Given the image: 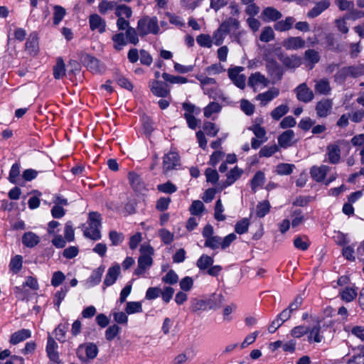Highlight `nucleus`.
<instances>
[{"label": "nucleus", "mask_w": 364, "mask_h": 364, "mask_svg": "<svg viewBox=\"0 0 364 364\" xmlns=\"http://www.w3.org/2000/svg\"><path fill=\"white\" fill-rule=\"evenodd\" d=\"M136 28L141 37H144L149 33L156 35L160 31L156 16L149 17L146 16L142 17L138 21Z\"/></svg>", "instance_id": "nucleus-1"}, {"label": "nucleus", "mask_w": 364, "mask_h": 364, "mask_svg": "<svg viewBox=\"0 0 364 364\" xmlns=\"http://www.w3.org/2000/svg\"><path fill=\"white\" fill-rule=\"evenodd\" d=\"M222 298L223 296L221 294H213L207 301L193 299L191 301V309L193 312H198L205 310L207 306L209 309H215L218 306L216 301H218L221 303Z\"/></svg>", "instance_id": "nucleus-2"}, {"label": "nucleus", "mask_w": 364, "mask_h": 364, "mask_svg": "<svg viewBox=\"0 0 364 364\" xmlns=\"http://www.w3.org/2000/svg\"><path fill=\"white\" fill-rule=\"evenodd\" d=\"M264 60L266 63L267 71L272 80L274 82L281 80L284 75V68L274 58L267 55L264 57Z\"/></svg>", "instance_id": "nucleus-3"}, {"label": "nucleus", "mask_w": 364, "mask_h": 364, "mask_svg": "<svg viewBox=\"0 0 364 364\" xmlns=\"http://www.w3.org/2000/svg\"><path fill=\"white\" fill-rule=\"evenodd\" d=\"M180 156L176 151H170L163 157V173L166 175L168 171L177 169L180 166Z\"/></svg>", "instance_id": "nucleus-4"}, {"label": "nucleus", "mask_w": 364, "mask_h": 364, "mask_svg": "<svg viewBox=\"0 0 364 364\" xmlns=\"http://www.w3.org/2000/svg\"><path fill=\"white\" fill-rule=\"evenodd\" d=\"M80 61L92 73H101L104 70L100 60L88 53H80Z\"/></svg>", "instance_id": "nucleus-5"}, {"label": "nucleus", "mask_w": 364, "mask_h": 364, "mask_svg": "<svg viewBox=\"0 0 364 364\" xmlns=\"http://www.w3.org/2000/svg\"><path fill=\"white\" fill-rule=\"evenodd\" d=\"M149 87L154 95L166 97L170 94V88L166 81L153 80L149 82Z\"/></svg>", "instance_id": "nucleus-6"}, {"label": "nucleus", "mask_w": 364, "mask_h": 364, "mask_svg": "<svg viewBox=\"0 0 364 364\" xmlns=\"http://www.w3.org/2000/svg\"><path fill=\"white\" fill-rule=\"evenodd\" d=\"M277 56L283 65L288 69H295L302 63V58L297 55H287L282 52L277 53Z\"/></svg>", "instance_id": "nucleus-7"}, {"label": "nucleus", "mask_w": 364, "mask_h": 364, "mask_svg": "<svg viewBox=\"0 0 364 364\" xmlns=\"http://www.w3.org/2000/svg\"><path fill=\"white\" fill-rule=\"evenodd\" d=\"M294 92L299 101L307 103L314 99L313 92L307 87L306 83H301L296 87Z\"/></svg>", "instance_id": "nucleus-8"}, {"label": "nucleus", "mask_w": 364, "mask_h": 364, "mask_svg": "<svg viewBox=\"0 0 364 364\" xmlns=\"http://www.w3.org/2000/svg\"><path fill=\"white\" fill-rule=\"evenodd\" d=\"M282 17V14L272 6H267L261 13V18L265 22L275 23Z\"/></svg>", "instance_id": "nucleus-9"}, {"label": "nucleus", "mask_w": 364, "mask_h": 364, "mask_svg": "<svg viewBox=\"0 0 364 364\" xmlns=\"http://www.w3.org/2000/svg\"><path fill=\"white\" fill-rule=\"evenodd\" d=\"M90 28L92 31L98 30L102 33L106 30V21L97 14H92L89 16Z\"/></svg>", "instance_id": "nucleus-10"}, {"label": "nucleus", "mask_w": 364, "mask_h": 364, "mask_svg": "<svg viewBox=\"0 0 364 364\" xmlns=\"http://www.w3.org/2000/svg\"><path fill=\"white\" fill-rule=\"evenodd\" d=\"M296 18L293 16H287L284 19L281 18L274 24V29L279 32H285L294 27Z\"/></svg>", "instance_id": "nucleus-11"}, {"label": "nucleus", "mask_w": 364, "mask_h": 364, "mask_svg": "<svg viewBox=\"0 0 364 364\" xmlns=\"http://www.w3.org/2000/svg\"><path fill=\"white\" fill-rule=\"evenodd\" d=\"M153 263L151 257L149 255H140L138 258V266L134 270V274L140 276L144 274L146 269L151 267Z\"/></svg>", "instance_id": "nucleus-12"}, {"label": "nucleus", "mask_w": 364, "mask_h": 364, "mask_svg": "<svg viewBox=\"0 0 364 364\" xmlns=\"http://www.w3.org/2000/svg\"><path fill=\"white\" fill-rule=\"evenodd\" d=\"M332 101L329 99H323L316 105V111L318 117H326L332 109Z\"/></svg>", "instance_id": "nucleus-13"}, {"label": "nucleus", "mask_w": 364, "mask_h": 364, "mask_svg": "<svg viewBox=\"0 0 364 364\" xmlns=\"http://www.w3.org/2000/svg\"><path fill=\"white\" fill-rule=\"evenodd\" d=\"M120 274V266L118 264L113 265L108 269L107 273L104 280V285L109 287L114 284Z\"/></svg>", "instance_id": "nucleus-14"}, {"label": "nucleus", "mask_w": 364, "mask_h": 364, "mask_svg": "<svg viewBox=\"0 0 364 364\" xmlns=\"http://www.w3.org/2000/svg\"><path fill=\"white\" fill-rule=\"evenodd\" d=\"M282 46L287 50H296L304 48L305 46L304 40L301 37H289L284 40Z\"/></svg>", "instance_id": "nucleus-15"}, {"label": "nucleus", "mask_w": 364, "mask_h": 364, "mask_svg": "<svg viewBox=\"0 0 364 364\" xmlns=\"http://www.w3.org/2000/svg\"><path fill=\"white\" fill-rule=\"evenodd\" d=\"M331 5L329 0H321L317 2L315 6L307 13L306 16L309 18H316L319 16L323 11L326 10Z\"/></svg>", "instance_id": "nucleus-16"}, {"label": "nucleus", "mask_w": 364, "mask_h": 364, "mask_svg": "<svg viewBox=\"0 0 364 364\" xmlns=\"http://www.w3.org/2000/svg\"><path fill=\"white\" fill-rule=\"evenodd\" d=\"M129 183L135 191L142 192L146 189L145 183L139 175L131 171L128 173Z\"/></svg>", "instance_id": "nucleus-17"}, {"label": "nucleus", "mask_w": 364, "mask_h": 364, "mask_svg": "<svg viewBox=\"0 0 364 364\" xmlns=\"http://www.w3.org/2000/svg\"><path fill=\"white\" fill-rule=\"evenodd\" d=\"M26 50L31 55H36L38 51V38L36 32L31 33L26 43Z\"/></svg>", "instance_id": "nucleus-18"}, {"label": "nucleus", "mask_w": 364, "mask_h": 364, "mask_svg": "<svg viewBox=\"0 0 364 364\" xmlns=\"http://www.w3.org/2000/svg\"><path fill=\"white\" fill-rule=\"evenodd\" d=\"M58 344L50 336L48 337L46 352L50 360L53 362H60L58 353L55 350Z\"/></svg>", "instance_id": "nucleus-19"}, {"label": "nucleus", "mask_w": 364, "mask_h": 364, "mask_svg": "<svg viewBox=\"0 0 364 364\" xmlns=\"http://www.w3.org/2000/svg\"><path fill=\"white\" fill-rule=\"evenodd\" d=\"M294 136L295 134L293 130L288 129L284 131L278 136L279 145L284 149L291 146L293 144L291 141Z\"/></svg>", "instance_id": "nucleus-20"}, {"label": "nucleus", "mask_w": 364, "mask_h": 364, "mask_svg": "<svg viewBox=\"0 0 364 364\" xmlns=\"http://www.w3.org/2000/svg\"><path fill=\"white\" fill-rule=\"evenodd\" d=\"M329 170L328 166H321L320 167L313 166L310 170L311 176L317 182L322 181Z\"/></svg>", "instance_id": "nucleus-21"}, {"label": "nucleus", "mask_w": 364, "mask_h": 364, "mask_svg": "<svg viewBox=\"0 0 364 364\" xmlns=\"http://www.w3.org/2000/svg\"><path fill=\"white\" fill-rule=\"evenodd\" d=\"M39 242V237L33 232H26L22 236V243L27 247L33 248Z\"/></svg>", "instance_id": "nucleus-22"}, {"label": "nucleus", "mask_w": 364, "mask_h": 364, "mask_svg": "<svg viewBox=\"0 0 364 364\" xmlns=\"http://www.w3.org/2000/svg\"><path fill=\"white\" fill-rule=\"evenodd\" d=\"M304 60L308 63L310 69H313L315 64L319 62L320 55L318 51L314 49L306 50L304 53Z\"/></svg>", "instance_id": "nucleus-23"}, {"label": "nucleus", "mask_w": 364, "mask_h": 364, "mask_svg": "<svg viewBox=\"0 0 364 364\" xmlns=\"http://www.w3.org/2000/svg\"><path fill=\"white\" fill-rule=\"evenodd\" d=\"M83 347L85 348V353L87 358L94 359L97 357L98 353V348L95 343H88L87 344H81L77 349V354H79L80 349ZM77 355L80 360L82 359V357L79 355Z\"/></svg>", "instance_id": "nucleus-24"}, {"label": "nucleus", "mask_w": 364, "mask_h": 364, "mask_svg": "<svg viewBox=\"0 0 364 364\" xmlns=\"http://www.w3.org/2000/svg\"><path fill=\"white\" fill-rule=\"evenodd\" d=\"M31 336V331L28 329H21L14 333L10 338L9 342L13 345H16L18 343L26 340Z\"/></svg>", "instance_id": "nucleus-25"}, {"label": "nucleus", "mask_w": 364, "mask_h": 364, "mask_svg": "<svg viewBox=\"0 0 364 364\" xmlns=\"http://www.w3.org/2000/svg\"><path fill=\"white\" fill-rule=\"evenodd\" d=\"M230 24V18H228L220 25L215 33V36L218 35V33H220V39L215 40V44L216 46H220L222 44L223 35H227L232 29Z\"/></svg>", "instance_id": "nucleus-26"}, {"label": "nucleus", "mask_w": 364, "mask_h": 364, "mask_svg": "<svg viewBox=\"0 0 364 364\" xmlns=\"http://www.w3.org/2000/svg\"><path fill=\"white\" fill-rule=\"evenodd\" d=\"M279 94V90L273 87L265 92L259 94L257 96V99L261 100V104L262 105H265L268 102L277 97Z\"/></svg>", "instance_id": "nucleus-27"}, {"label": "nucleus", "mask_w": 364, "mask_h": 364, "mask_svg": "<svg viewBox=\"0 0 364 364\" xmlns=\"http://www.w3.org/2000/svg\"><path fill=\"white\" fill-rule=\"evenodd\" d=\"M105 269V267L104 265H101L92 272L91 276L87 280V283L90 286L94 287L101 282Z\"/></svg>", "instance_id": "nucleus-28"}, {"label": "nucleus", "mask_w": 364, "mask_h": 364, "mask_svg": "<svg viewBox=\"0 0 364 364\" xmlns=\"http://www.w3.org/2000/svg\"><path fill=\"white\" fill-rule=\"evenodd\" d=\"M329 162L332 164L338 163L341 158V150L337 145H329L327 147Z\"/></svg>", "instance_id": "nucleus-29"}, {"label": "nucleus", "mask_w": 364, "mask_h": 364, "mask_svg": "<svg viewBox=\"0 0 364 364\" xmlns=\"http://www.w3.org/2000/svg\"><path fill=\"white\" fill-rule=\"evenodd\" d=\"M259 83L263 84L265 86L267 85V80L266 77L262 75L260 73L257 72L254 74H252L248 79V86L251 87H254L257 85Z\"/></svg>", "instance_id": "nucleus-30"}, {"label": "nucleus", "mask_w": 364, "mask_h": 364, "mask_svg": "<svg viewBox=\"0 0 364 364\" xmlns=\"http://www.w3.org/2000/svg\"><path fill=\"white\" fill-rule=\"evenodd\" d=\"M65 75V65L62 58L57 59L56 64L53 66V77L55 79H61Z\"/></svg>", "instance_id": "nucleus-31"}, {"label": "nucleus", "mask_w": 364, "mask_h": 364, "mask_svg": "<svg viewBox=\"0 0 364 364\" xmlns=\"http://www.w3.org/2000/svg\"><path fill=\"white\" fill-rule=\"evenodd\" d=\"M264 173L261 171H257L251 180L252 191L256 192L257 188L264 184Z\"/></svg>", "instance_id": "nucleus-32"}, {"label": "nucleus", "mask_w": 364, "mask_h": 364, "mask_svg": "<svg viewBox=\"0 0 364 364\" xmlns=\"http://www.w3.org/2000/svg\"><path fill=\"white\" fill-rule=\"evenodd\" d=\"M21 165L16 162L14 164L9 171L8 180L13 184H16L20 176Z\"/></svg>", "instance_id": "nucleus-33"}, {"label": "nucleus", "mask_w": 364, "mask_h": 364, "mask_svg": "<svg viewBox=\"0 0 364 364\" xmlns=\"http://www.w3.org/2000/svg\"><path fill=\"white\" fill-rule=\"evenodd\" d=\"M114 14L117 17H123L124 16L127 18H129L132 15V10L131 7L125 4L117 5L115 8Z\"/></svg>", "instance_id": "nucleus-34"}, {"label": "nucleus", "mask_w": 364, "mask_h": 364, "mask_svg": "<svg viewBox=\"0 0 364 364\" xmlns=\"http://www.w3.org/2000/svg\"><path fill=\"white\" fill-rule=\"evenodd\" d=\"M161 76L164 81L171 84H183L188 82V79L186 77L171 75L167 73H164Z\"/></svg>", "instance_id": "nucleus-35"}, {"label": "nucleus", "mask_w": 364, "mask_h": 364, "mask_svg": "<svg viewBox=\"0 0 364 364\" xmlns=\"http://www.w3.org/2000/svg\"><path fill=\"white\" fill-rule=\"evenodd\" d=\"M213 264V259L207 255H203L197 261V267L200 270H205L208 269V267L212 266Z\"/></svg>", "instance_id": "nucleus-36"}, {"label": "nucleus", "mask_w": 364, "mask_h": 364, "mask_svg": "<svg viewBox=\"0 0 364 364\" xmlns=\"http://www.w3.org/2000/svg\"><path fill=\"white\" fill-rule=\"evenodd\" d=\"M112 40L115 43L114 48L117 50H121L122 47L126 46L127 43L123 33H118L113 35Z\"/></svg>", "instance_id": "nucleus-37"}, {"label": "nucleus", "mask_w": 364, "mask_h": 364, "mask_svg": "<svg viewBox=\"0 0 364 364\" xmlns=\"http://www.w3.org/2000/svg\"><path fill=\"white\" fill-rule=\"evenodd\" d=\"M114 79L120 87L130 91L132 90L133 85L132 82L122 75L115 73L114 75Z\"/></svg>", "instance_id": "nucleus-38"}, {"label": "nucleus", "mask_w": 364, "mask_h": 364, "mask_svg": "<svg viewBox=\"0 0 364 364\" xmlns=\"http://www.w3.org/2000/svg\"><path fill=\"white\" fill-rule=\"evenodd\" d=\"M270 203L268 200L259 202L257 205V216L259 218L264 217L270 210Z\"/></svg>", "instance_id": "nucleus-39"}, {"label": "nucleus", "mask_w": 364, "mask_h": 364, "mask_svg": "<svg viewBox=\"0 0 364 364\" xmlns=\"http://www.w3.org/2000/svg\"><path fill=\"white\" fill-rule=\"evenodd\" d=\"M289 112V107L286 105H281L274 109L271 112V116L274 120H279Z\"/></svg>", "instance_id": "nucleus-40"}, {"label": "nucleus", "mask_w": 364, "mask_h": 364, "mask_svg": "<svg viewBox=\"0 0 364 364\" xmlns=\"http://www.w3.org/2000/svg\"><path fill=\"white\" fill-rule=\"evenodd\" d=\"M315 90L322 95L328 94L331 90V87L328 80L323 79L318 81L315 85Z\"/></svg>", "instance_id": "nucleus-41"}, {"label": "nucleus", "mask_w": 364, "mask_h": 364, "mask_svg": "<svg viewBox=\"0 0 364 364\" xmlns=\"http://www.w3.org/2000/svg\"><path fill=\"white\" fill-rule=\"evenodd\" d=\"M250 225V221L248 218H242V220L237 221L235 225V231L239 234L242 235L247 232Z\"/></svg>", "instance_id": "nucleus-42"}, {"label": "nucleus", "mask_w": 364, "mask_h": 364, "mask_svg": "<svg viewBox=\"0 0 364 364\" xmlns=\"http://www.w3.org/2000/svg\"><path fill=\"white\" fill-rule=\"evenodd\" d=\"M321 325L320 321H317V324L314 326L311 329L309 328V341H311L312 339V336L314 335V341L316 343H320L323 338L321 336H320L321 331Z\"/></svg>", "instance_id": "nucleus-43"}, {"label": "nucleus", "mask_w": 364, "mask_h": 364, "mask_svg": "<svg viewBox=\"0 0 364 364\" xmlns=\"http://www.w3.org/2000/svg\"><path fill=\"white\" fill-rule=\"evenodd\" d=\"M278 151L279 147L277 144L264 146L260 149L259 156V157H270Z\"/></svg>", "instance_id": "nucleus-44"}, {"label": "nucleus", "mask_w": 364, "mask_h": 364, "mask_svg": "<svg viewBox=\"0 0 364 364\" xmlns=\"http://www.w3.org/2000/svg\"><path fill=\"white\" fill-rule=\"evenodd\" d=\"M125 311L127 314H132L142 311V306L141 302L138 301H129L127 303Z\"/></svg>", "instance_id": "nucleus-45"}, {"label": "nucleus", "mask_w": 364, "mask_h": 364, "mask_svg": "<svg viewBox=\"0 0 364 364\" xmlns=\"http://www.w3.org/2000/svg\"><path fill=\"white\" fill-rule=\"evenodd\" d=\"M342 300L350 302L355 299L357 292L355 289L350 287H346L341 293Z\"/></svg>", "instance_id": "nucleus-46"}, {"label": "nucleus", "mask_w": 364, "mask_h": 364, "mask_svg": "<svg viewBox=\"0 0 364 364\" xmlns=\"http://www.w3.org/2000/svg\"><path fill=\"white\" fill-rule=\"evenodd\" d=\"M274 38V33L271 26H265L260 36L259 40L262 42H269Z\"/></svg>", "instance_id": "nucleus-47"}, {"label": "nucleus", "mask_w": 364, "mask_h": 364, "mask_svg": "<svg viewBox=\"0 0 364 364\" xmlns=\"http://www.w3.org/2000/svg\"><path fill=\"white\" fill-rule=\"evenodd\" d=\"M53 14V23L58 25L63 18L66 14L65 9L60 6H55Z\"/></svg>", "instance_id": "nucleus-48"}, {"label": "nucleus", "mask_w": 364, "mask_h": 364, "mask_svg": "<svg viewBox=\"0 0 364 364\" xmlns=\"http://www.w3.org/2000/svg\"><path fill=\"white\" fill-rule=\"evenodd\" d=\"M101 215L97 212L89 213V226L90 228H100L101 225Z\"/></svg>", "instance_id": "nucleus-49"}, {"label": "nucleus", "mask_w": 364, "mask_h": 364, "mask_svg": "<svg viewBox=\"0 0 364 364\" xmlns=\"http://www.w3.org/2000/svg\"><path fill=\"white\" fill-rule=\"evenodd\" d=\"M139 33L133 27H129L126 31L125 36L127 41L132 44L136 45L139 43Z\"/></svg>", "instance_id": "nucleus-50"}, {"label": "nucleus", "mask_w": 364, "mask_h": 364, "mask_svg": "<svg viewBox=\"0 0 364 364\" xmlns=\"http://www.w3.org/2000/svg\"><path fill=\"white\" fill-rule=\"evenodd\" d=\"M221 106L219 103L212 102L204 109V115L210 117L213 113H218L220 111Z\"/></svg>", "instance_id": "nucleus-51"}, {"label": "nucleus", "mask_w": 364, "mask_h": 364, "mask_svg": "<svg viewBox=\"0 0 364 364\" xmlns=\"http://www.w3.org/2000/svg\"><path fill=\"white\" fill-rule=\"evenodd\" d=\"M157 189L160 192L169 194L173 193L177 191L176 186L170 181L158 185Z\"/></svg>", "instance_id": "nucleus-52"}, {"label": "nucleus", "mask_w": 364, "mask_h": 364, "mask_svg": "<svg viewBox=\"0 0 364 364\" xmlns=\"http://www.w3.org/2000/svg\"><path fill=\"white\" fill-rule=\"evenodd\" d=\"M23 257L21 255H16L11 259L9 267L11 270L17 273L22 268Z\"/></svg>", "instance_id": "nucleus-53"}, {"label": "nucleus", "mask_w": 364, "mask_h": 364, "mask_svg": "<svg viewBox=\"0 0 364 364\" xmlns=\"http://www.w3.org/2000/svg\"><path fill=\"white\" fill-rule=\"evenodd\" d=\"M178 280V277L173 269H170L167 274L162 277V282L170 285L176 284Z\"/></svg>", "instance_id": "nucleus-54"}, {"label": "nucleus", "mask_w": 364, "mask_h": 364, "mask_svg": "<svg viewBox=\"0 0 364 364\" xmlns=\"http://www.w3.org/2000/svg\"><path fill=\"white\" fill-rule=\"evenodd\" d=\"M204 205L200 200H194L189 208V211L193 215H199L204 210Z\"/></svg>", "instance_id": "nucleus-55"}, {"label": "nucleus", "mask_w": 364, "mask_h": 364, "mask_svg": "<svg viewBox=\"0 0 364 364\" xmlns=\"http://www.w3.org/2000/svg\"><path fill=\"white\" fill-rule=\"evenodd\" d=\"M348 75L353 77H358L364 75V65H359L358 66H348L347 67Z\"/></svg>", "instance_id": "nucleus-56"}, {"label": "nucleus", "mask_w": 364, "mask_h": 364, "mask_svg": "<svg viewBox=\"0 0 364 364\" xmlns=\"http://www.w3.org/2000/svg\"><path fill=\"white\" fill-rule=\"evenodd\" d=\"M294 164H279L277 166V173L279 175H289L292 173Z\"/></svg>", "instance_id": "nucleus-57"}, {"label": "nucleus", "mask_w": 364, "mask_h": 364, "mask_svg": "<svg viewBox=\"0 0 364 364\" xmlns=\"http://www.w3.org/2000/svg\"><path fill=\"white\" fill-rule=\"evenodd\" d=\"M205 175L206 176L207 182L213 184H215L219 179V175L215 169H212L210 168H206Z\"/></svg>", "instance_id": "nucleus-58"}, {"label": "nucleus", "mask_w": 364, "mask_h": 364, "mask_svg": "<svg viewBox=\"0 0 364 364\" xmlns=\"http://www.w3.org/2000/svg\"><path fill=\"white\" fill-rule=\"evenodd\" d=\"M222 238L219 236H213L205 240V247H210L212 250H215L220 245Z\"/></svg>", "instance_id": "nucleus-59"}, {"label": "nucleus", "mask_w": 364, "mask_h": 364, "mask_svg": "<svg viewBox=\"0 0 364 364\" xmlns=\"http://www.w3.org/2000/svg\"><path fill=\"white\" fill-rule=\"evenodd\" d=\"M117 5L114 1H108L102 0L99 4V11L102 14H105L107 11L112 10L116 8Z\"/></svg>", "instance_id": "nucleus-60"}, {"label": "nucleus", "mask_w": 364, "mask_h": 364, "mask_svg": "<svg viewBox=\"0 0 364 364\" xmlns=\"http://www.w3.org/2000/svg\"><path fill=\"white\" fill-rule=\"evenodd\" d=\"M344 16L345 18L348 20L355 21L364 17V11L356 10L353 7V9H350Z\"/></svg>", "instance_id": "nucleus-61"}, {"label": "nucleus", "mask_w": 364, "mask_h": 364, "mask_svg": "<svg viewBox=\"0 0 364 364\" xmlns=\"http://www.w3.org/2000/svg\"><path fill=\"white\" fill-rule=\"evenodd\" d=\"M196 41L202 47L210 48L212 46V40L208 34H200L197 36Z\"/></svg>", "instance_id": "nucleus-62"}, {"label": "nucleus", "mask_w": 364, "mask_h": 364, "mask_svg": "<svg viewBox=\"0 0 364 364\" xmlns=\"http://www.w3.org/2000/svg\"><path fill=\"white\" fill-rule=\"evenodd\" d=\"M119 331L120 328L117 324L110 326L105 331L106 339L109 341H112Z\"/></svg>", "instance_id": "nucleus-63"}, {"label": "nucleus", "mask_w": 364, "mask_h": 364, "mask_svg": "<svg viewBox=\"0 0 364 364\" xmlns=\"http://www.w3.org/2000/svg\"><path fill=\"white\" fill-rule=\"evenodd\" d=\"M161 240L165 245L171 244L173 240V234L166 229H161L159 232Z\"/></svg>", "instance_id": "nucleus-64"}]
</instances>
